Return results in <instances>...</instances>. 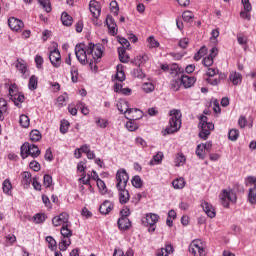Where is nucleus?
<instances>
[{
  "label": "nucleus",
  "mask_w": 256,
  "mask_h": 256,
  "mask_svg": "<svg viewBox=\"0 0 256 256\" xmlns=\"http://www.w3.org/2000/svg\"><path fill=\"white\" fill-rule=\"evenodd\" d=\"M43 185H44V187L49 189V187H51V185H53V177H51V175H49V174H45L44 178H43Z\"/></svg>",
  "instance_id": "51"
},
{
  "label": "nucleus",
  "mask_w": 256,
  "mask_h": 256,
  "mask_svg": "<svg viewBox=\"0 0 256 256\" xmlns=\"http://www.w3.org/2000/svg\"><path fill=\"white\" fill-rule=\"evenodd\" d=\"M172 187H174V189H183V187H185V179L176 178L172 181Z\"/></svg>",
  "instance_id": "44"
},
{
  "label": "nucleus",
  "mask_w": 256,
  "mask_h": 256,
  "mask_svg": "<svg viewBox=\"0 0 256 256\" xmlns=\"http://www.w3.org/2000/svg\"><path fill=\"white\" fill-rule=\"evenodd\" d=\"M207 48L206 46H202L197 53L194 54V61H201V59H203V57H205V54L207 53Z\"/></svg>",
  "instance_id": "38"
},
{
  "label": "nucleus",
  "mask_w": 256,
  "mask_h": 256,
  "mask_svg": "<svg viewBox=\"0 0 256 256\" xmlns=\"http://www.w3.org/2000/svg\"><path fill=\"white\" fill-rule=\"evenodd\" d=\"M195 17V14H193L192 11L186 10L182 14V19L183 21H186V23H189Z\"/></svg>",
  "instance_id": "53"
},
{
  "label": "nucleus",
  "mask_w": 256,
  "mask_h": 256,
  "mask_svg": "<svg viewBox=\"0 0 256 256\" xmlns=\"http://www.w3.org/2000/svg\"><path fill=\"white\" fill-rule=\"evenodd\" d=\"M19 124L24 129H27V127H29V125H31V122L29 120V116H27L25 114L20 115Z\"/></svg>",
  "instance_id": "41"
},
{
  "label": "nucleus",
  "mask_w": 256,
  "mask_h": 256,
  "mask_svg": "<svg viewBox=\"0 0 256 256\" xmlns=\"http://www.w3.org/2000/svg\"><path fill=\"white\" fill-rule=\"evenodd\" d=\"M61 21L65 27H71V25H73V17H71L67 12L62 13Z\"/></svg>",
  "instance_id": "32"
},
{
  "label": "nucleus",
  "mask_w": 256,
  "mask_h": 256,
  "mask_svg": "<svg viewBox=\"0 0 256 256\" xmlns=\"http://www.w3.org/2000/svg\"><path fill=\"white\" fill-rule=\"evenodd\" d=\"M29 167L30 169H32V171H35L36 173L41 171V164H39V162L35 160L30 162Z\"/></svg>",
  "instance_id": "59"
},
{
  "label": "nucleus",
  "mask_w": 256,
  "mask_h": 256,
  "mask_svg": "<svg viewBox=\"0 0 256 256\" xmlns=\"http://www.w3.org/2000/svg\"><path fill=\"white\" fill-rule=\"evenodd\" d=\"M115 207V205L109 201V200H105L99 207V212L101 213V215H109V213H111V211H113V208Z\"/></svg>",
  "instance_id": "25"
},
{
  "label": "nucleus",
  "mask_w": 256,
  "mask_h": 256,
  "mask_svg": "<svg viewBox=\"0 0 256 256\" xmlns=\"http://www.w3.org/2000/svg\"><path fill=\"white\" fill-rule=\"evenodd\" d=\"M153 161L154 163H156V165H159V163L163 161V152H158L156 153V155L153 156V160L150 162L151 165H153Z\"/></svg>",
  "instance_id": "58"
},
{
  "label": "nucleus",
  "mask_w": 256,
  "mask_h": 256,
  "mask_svg": "<svg viewBox=\"0 0 256 256\" xmlns=\"http://www.w3.org/2000/svg\"><path fill=\"white\" fill-rule=\"evenodd\" d=\"M41 139H42V136L39 130H32L30 132V141H32L33 143H37V141H41Z\"/></svg>",
  "instance_id": "43"
},
{
  "label": "nucleus",
  "mask_w": 256,
  "mask_h": 256,
  "mask_svg": "<svg viewBox=\"0 0 256 256\" xmlns=\"http://www.w3.org/2000/svg\"><path fill=\"white\" fill-rule=\"evenodd\" d=\"M180 79L184 89H191V87H193V85H195V83L197 82V78H195L194 76H187L181 73Z\"/></svg>",
  "instance_id": "21"
},
{
  "label": "nucleus",
  "mask_w": 256,
  "mask_h": 256,
  "mask_svg": "<svg viewBox=\"0 0 256 256\" xmlns=\"http://www.w3.org/2000/svg\"><path fill=\"white\" fill-rule=\"evenodd\" d=\"M79 183H82V185H87L90 189L91 186V174L82 173L80 175V178L78 179Z\"/></svg>",
  "instance_id": "34"
},
{
  "label": "nucleus",
  "mask_w": 256,
  "mask_h": 256,
  "mask_svg": "<svg viewBox=\"0 0 256 256\" xmlns=\"http://www.w3.org/2000/svg\"><path fill=\"white\" fill-rule=\"evenodd\" d=\"M169 115V127L162 131L164 137L167 135H173V133H177V131L181 129V117H183V114H181V110H170Z\"/></svg>",
  "instance_id": "2"
},
{
  "label": "nucleus",
  "mask_w": 256,
  "mask_h": 256,
  "mask_svg": "<svg viewBox=\"0 0 256 256\" xmlns=\"http://www.w3.org/2000/svg\"><path fill=\"white\" fill-rule=\"evenodd\" d=\"M15 67L17 71H19L23 77V79H27L29 77V69H27V63L23 59H17L15 62Z\"/></svg>",
  "instance_id": "17"
},
{
  "label": "nucleus",
  "mask_w": 256,
  "mask_h": 256,
  "mask_svg": "<svg viewBox=\"0 0 256 256\" xmlns=\"http://www.w3.org/2000/svg\"><path fill=\"white\" fill-rule=\"evenodd\" d=\"M117 107L118 111H120V113H122L123 115H127V117L131 115V113H137V111H139V109L137 108H129V103H127V101H122L118 103Z\"/></svg>",
  "instance_id": "20"
},
{
  "label": "nucleus",
  "mask_w": 256,
  "mask_h": 256,
  "mask_svg": "<svg viewBox=\"0 0 256 256\" xmlns=\"http://www.w3.org/2000/svg\"><path fill=\"white\" fill-rule=\"evenodd\" d=\"M237 41H238L239 45H247L248 38L245 34L238 33L237 34Z\"/></svg>",
  "instance_id": "56"
},
{
  "label": "nucleus",
  "mask_w": 256,
  "mask_h": 256,
  "mask_svg": "<svg viewBox=\"0 0 256 256\" xmlns=\"http://www.w3.org/2000/svg\"><path fill=\"white\" fill-rule=\"evenodd\" d=\"M196 155L200 159H205V150L202 148L200 144L196 148Z\"/></svg>",
  "instance_id": "62"
},
{
  "label": "nucleus",
  "mask_w": 256,
  "mask_h": 256,
  "mask_svg": "<svg viewBox=\"0 0 256 256\" xmlns=\"http://www.w3.org/2000/svg\"><path fill=\"white\" fill-rule=\"evenodd\" d=\"M96 185L101 195H105L107 193V185L105 184V181L100 179L98 182H96Z\"/></svg>",
  "instance_id": "49"
},
{
  "label": "nucleus",
  "mask_w": 256,
  "mask_h": 256,
  "mask_svg": "<svg viewBox=\"0 0 256 256\" xmlns=\"http://www.w3.org/2000/svg\"><path fill=\"white\" fill-rule=\"evenodd\" d=\"M218 53H219V50L217 49V47H212V49L210 50V54L205 58H203L202 65H204V67H211Z\"/></svg>",
  "instance_id": "19"
},
{
  "label": "nucleus",
  "mask_w": 256,
  "mask_h": 256,
  "mask_svg": "<svg viewBox=\"0 0 256 256\" xmlns=\"http://www.w3.org/2000/svg\"><path fill=\"white\" fill-rule=\"evenodd\" d=\"M131 75H133L137 79H145V72H143V69H141L140 67L134 69L131 72Z\"/></svg>",
  "instance_id": "46"
},
{
  "label": "nucleus",
  "mask_w": 256,
  "mask_h": 256,
  "mask_svg": "<svg viewBox=\"0 0 256 256\" xmlns=\"http://www.w3.org/2000/svg\"><path fill=\"white\" fill-rule=\"evenodd\" d=\"M142 89L145 93H152V91H155V85L151 82H145L142 85Z\"/></svg>",
  "instance_id": "52"
},
{
  "label": "nucleus",
  "mask_w": 256,
  "mask_h": 256,
  "mask_svg": "<svg viewBox=\"0 0 256 256\" xmlns=\"http://www.w3.org/2000/svg\"><path fill=\"white\" fill-rule=\"evenodd\" d=\"M76 107L77 109H80L82 115H89V108L85 105V103L78 101Z\"/></svg>",
  "instance_id": "48"
},
{
  "label": "nucleus",
  "mask_w": 256,
  "mask_h": 256,
  "mask_svg": "<svg viewBox=\"0 0 256 256\" xmlns=\"http://www.w3.org/2000/svg\"><path fill=\"white\" fill-rule=\"evenodd\" d=\"M175 248H173V245L171 243H166L163 248L158 249L156 256H169L174 253Z\"/></svg>",
  "instance_id": "26"
},
{
  "label": "nucleus",
  "mask_w": 256,
  "mask_h": 256,
  "mask_svg": "<svg viewBox=\"0 0 256 256\" xmlns=\"http://www.w3.org/2000/svg\"><path fill=\"white\" fill-rule=\"evenodd\" d=\"M176 167H183L185 163H187V156L183 154V152H179L175 157Z\"/></svg>",
  "instance_id": "30"
},
{
  "label": "nucleus",
  "mask_w": 256,
  "mask_h": 256,
  "mask_svg": "<svg viewBox=\"0 0 256 256\" xmlns=\"http://www.w3.org/2000/svg\"><path fill=\"white\" fill-rule=\"evenodd\" d=\"M228 139H230V141H237V139H239V130L237 129L230 130L228 133Z\"/></svg>",
  "instance_id": "54"
},
{
  "label": "nucleus",
  "mask_w": 256,
  "mask_h": 256,
  "mask_svg": "<svg viewBox=\"0 0 256 256\" xmlns=\"http://www.w3.org/2000/svg\"><path fill=\"white\" fill-rule=\"evenodd\" d=\"M8 26L12 31H15L16 33H21V31H23V27H25V24L22 20L11 17L8 19Z\"/></svg>",
  "instance_id": "14"
},
{
  "label": "nucleus",
  "mask_w": 256,
  "mask_h": 256,
  "mask_svg": "<svg viewBox=\"0 0 256 256\" xmlns=\"http://www.w3.org/2000/svg\"><path fill=\"white\" fill-rule=\"evenodd\" d=\"M199 127H200V132H199L200 139L207 140L209 139V135H211V132L213 131V129H215V124L211 122H207V116H201Z\"/></svg>",
  "instance_id": "6"
},
{
  "label": "nucleus",
  "mask_w": 256,
  "mask_h": 256,
  "mask_svg": "<svg viewBox=\"0 0 256 256\" xmlns=\"http://www.w3.org/2000/svg\"><path fill=\"white\" fill-rule=\"evenodd\" d=\"M248 185L252 186V188L249 189L248 194V200L251 205L256 204V178L253 176L248 177L247 179Z\"/></svg>",
  "instance_id": "12"
},
{
  "label": "nucleus",
  "mask_w": 256,
  "mask_h": 256,
  "mask_svg": "<svg viewBox=\"0 0 256 256\" xmlns=\"http://www.w3.org/2000/svg\"><path fill=\"white\" fill-rule=\"evenodd\" d=\"M147 41H148L150 49H155V48L159 47V42L157 40H155V37L150 36V37H148Z\"/></svg>",
  "instance_id": "57"
},
{
  "label": "nucleus",
  "mask_w": 256,
  "mask_h": 256,
  "mask_svg": "<svg viewBox=\"0 0 256 256\" xmlns=\"http://www.w3.org/2000/svg\"><path fill=\"white\" fill-rule=\"evenodd\" d=\"M120 231H127L131 227V220L127 217H120L117 221Z\"/></svg>",
  "instance_id": "27"
},
{
  "label": "nucleus",
  "mask_w": 256,
  "mask_h": 256,
  "mask_svg": "<svg viewBox=\"0 0 256 256\" xmlns=\"http://www.w3.org/2000/svg\"><path fill=\"white\" fill-rule=\"evenodd\" d=\"M35 223H44L45 222V214L38 213L34 216Z\"/></svg>",
  "instance_id": "64"
},
{
  "label": "nucleus",
  "mask_w": 256,
  "mask_h": 256,
  "mask_svg": "<svg viewBox=\"0 0 256 256\" xmlns=\"http://www.w3.org/2000/svg\"><path fill=\"white\" fill-rule=\"evenodd\" d=\"M96 125L100 127V129H105L109 125V120L98 117L96 118Z\"/></svg>",
  "instance_id": "47"
},
{
  "label": "nucleus",
  "mask_w": 256,
  "mask_h": 256,
  "mask_svg": "<svg viewBox=\"0 0 256 256\" xmlns=\"http://www.w3.org/2000/svg\"><path fill=\"white\" fill-rule=\"evenodd\" d=\"M106 25L108 27V31L112 37H115L117 35L118 30H117V24L115 23V19H113L112 16H107L106 18Z\"/></svg>",
  "instance_id": "24"
},
{
  "label": "nucleus",
  "mask_w": 256,
  "mask_h": 256,
  "mask_svg": "<svg viewBox=\"0 0 256 256\" xmlns=\"http://www.w3.org/2000/svg\"><path fill=\"white\" fill-rule=\"evenodd\" d=\"M89 10L92 13L94 19H99L101 16V5H99V2L95 0L90 1Z\"/></svg>",
  "instance_id": "22"
},
{
  "label": "nucleus",
  "mask_w": 256,
  "mask_h": 256,
  "mask_svg": "<svg viewBox=\"0 0 256 256\" xmlns=\"http://www.w3.org/2000/svg\"><path fill=\"white\" fill-rule=\"evenodd\" d=\"M131 183L136 189H141V187H143V179H141V176L139 175L134 176Z\"/></svg>",
  "instance_id": "40"
},
{
  "label": "nucleus",
  "mask_w": 256,
  "mask_h": 256,
  "mask_svg": "<svg viewBox=\"0 0 256 256\" xmlns=\"http://www.w3.org/2000/svg\"><path fill=\"white\" fill-rule=\"evenodd\" d=\"M35 63H36L37 69H43V63H44L43 56L36 55L35 56Z\"/></svg>",
  "instance_id": "60"
},
{
  "label": "nucleus",
  "mask_w": 256,
  "mask_h": 256,
  "mask_svg": "<svg viewBox=\"0 0 256 256\" xmlns=\"http://www.w3.org/2000/svg\"><path fill=\"white\" fill-rule=\"evenodd\" d=\"M225 201L226 202V209L229 207V204L235 205L237 203V193L233 189L226 190L225 191Z\"/></svg>",
  "instance_id": "23"
},
{
  "label": "nucleus",
  "mask_w": 256,
  "mask_h": 256,
  "mask_svg": "<svg viewBox=\"0 0 256 256\" xmlns=\"http://www.w3.org/2000/svg\"><path fill=\"white\" fill-rule=\"evenodd\" d=\"M52 224L54 225V227H63V225H70L71 222H69V213L62 212L60 215L53 217Z\"/></svg>",
  "instance_id": "11"
},
{
  "label": "nucleus",
  "mask_w": 256,
  "mask_h": 256,
  "mask_svg": "<svg viewBox=\"0 0 256 256\" xmlns=\"http://www.w3.org/2000/svg\"><path fill=\"white\" fill-rule=\"evenodd\" d=\"M115 79H117V81H120L121 83L125 81L126 76H125V72L123 71V65L117 66V73H116Z\"/></svg>",
  "instance_id": "39"
},
{
  "label": "nucleus",
  "mask_w": 256,
  "mask_h": 256,
  "mask_svg": "<svg viewBox=\"0 0 256 256\" xmlns=\"http://www.w3.org/2000/svg\"><path fill=\"white\" fill-rule=\"evenodd\" d=\"M149 61V56L147 54L138 55L134 58V65H137V67H141V65H145Z\"/></svg>",
  "instance_id": "31"
},
{
  "label": "nucleus",
  "mask_w": 256,
  "mask_h": 256,
  "mask_svg": "<svg viewBox=\"0 0 256 256\" xmlns=\"http://www.w3.org/2000/svg\"><path fill=\"white\" fill-rule=\"evenodd\" d=\"M201 207L204 213L207 215V217H209L210 219H214V217H216L217 212L215 211V207L213 206V204L207 201H202Z\"/></svg>",
  "instance_id": "18"
},
{
  "label": "nucleus",
  "mask_w": 256,
  "mask_h": 256,
  "mask_svg": "<svg viewBox=\"0 0 256 256\" xmlns=\"http://www.w3.org/2000/svg\"><path fill=\"white\" fill-rule=\"evenodd\" d=\"M129 183V174L125 169H119L116 173V188L119 191V202L121 205L129 203L130 195L129 190L126 189Z\"/></svg>",
  "instance_id": "1"
},
{
  "label": "nucleus",
  "mask_w": 256,
  "mask_h": 256,
  "mask_svg": "<svg viewBox=\"0 0 256 256\" xmlns=\"http://www.w3.org/2000/svg\"><path fill=\"white\" fill-rule=\"evenodd\" d=\"M61 242L59 243L60 251H67V247L71 245V237H73V230L71 224H64L61 229Z\"/></svg>",
  "instance_id": "4"
},
{
  "label": "nucleus",
  "mask_w": 256,
  "mask_h": 256,
  "mask_svg": "<svg viewBox=\"0 0 256 256\" xmlns=\"http://www.w3.org/2000/svg\"><path fill=\"white\" fill-rule=\"evenodd\" d=\"M32 181H33V178H32L31 172H23L21 183L25 189L29 188V185H31Z\"/></svg>",
  "instance_id": "28"
},
{
  "label": "nucleus",
  "mask_w": 256,
  "mask_h": 256,
  "mask_svg": "<svg viewBox=\"0 0 256 256\" xmlns=\"http://www.w3.org/2000/svg\"><path fill=\"white\" fill-rule=\"evenodd\" d=\"M46 241L48 243V249L51 251H55L57 249V241H55V238L53 236H47Z\"/></svg>",
  "instance_id": "45"
},
{
  "label": "nucleus",
  "mask_w": 256,
  "mask_h": 256,
  "mask_svg": "<svg viewBox=\"0 0 256 256\" xmlns=\"http://www.w3.org/2000/svg\"><path fill=\"white\" fill-rule=\"evenodd\" d=\"M118 55L121 63H129V55H127L125 48H118Z\"/></svg>",
  "instance_id": "37"
},
{
  "label": "nucleus",
  "mask_w": 256,
  "mask_h": 256,
  "mask_svg": "<svg viewBox=\"0 0 256 256\" xmlns=\"http://www.w3.org/2000/svg\"><path fill=\"white\" fill-rule=\"evenodd\" d=\"M212 107H213L214 113H221V106L219 105V100L213 99Z\"/></svg>",
  "instance_id": "63"
},
{
  "label": "nucleus",
  "mask_w": 256,
  "mask_h": 256,
  "mask_svg": "<svg viewBox=\"0 0 256 256\" xmlns=\"http://www.w3.org/2000/svg\"><path fill=\"white\" fill-rule=\"evenodd\" d=\"M159 219V215L155 213H147L144 217H142L141 223L144 225V227H149V233H155V225H157Z\"/></svg>",
  "instance_id": "8"
},
{
  "label": "nucleus",
  "mask_w": 256,
  "mask_h": 256,
  "mask_svg": "<svg viewBox=\"0 0 256 256\" xmlns=\"http://www.w3.org/2000/svg\"><path fill=\"white\" fill-rule=\"evenodd\" d=\"M110 9L111 12L114 13V15H117L119 13V4L117 3V1H112L110 3Z\"/></svg>",
  "instance_id": "61"
},
{
  "label": "nucleus",
  "mask_w": 256,
  "mask_h": 256,
  "mask_svg": "<svg viewBox=\"0 0 256 256\" xmlns=\"http://www.w3.org/2000/svg\"><path fill=\"white\" fill-rule=\"evenodd\" d=\"M70 73L72 83H77V81H79V69L77 68V66H72Z\"/></svg>",
  "instance_id": "42"
},
{
  "label": "nucleus",
  "mask_w": 256,
  "mask_h": 256,
  "mask_svg": "<svg viewBox=\"0 0 256 256\" xmlns=\"http://www.w3.org/2000/svg\"><path fill=\"white\" fill-rule=\"evenodd\" d=\"M217 37H219V29L212 30L210 38V43H212V45H217Z\"/></svg>",
  "instance_id": "55"
},
{
  "label": "nucleus",
  "mask_w": 256,
  "mask_h": 256,
  "mask_svg": "<svg viewBox=\"0 0 256 256\" xmlns=\"http://www.w3.org/2000/svg\"><path fill=\"white\" fill-rule=\"evenodd\" d=\"M142 115L140 114V117L135 118V116H127L125 115V119H128L129 121L126 122V129H128V131L133 132V131H137V129H139V123H137V121H139V119H141Z\"/></svg>",
  "instance_id": "15"
},
{
  "label": "nucleus",
  "mask_w": 256,
  "mask_h": 256,
  "mask_svg": "<svg viewBox=\"0 0 256 256\" xmlns=\"http://www.w3.org/2000/svg\"><path fill=\"white\" fill-rule=\"evenodd\" d=\"M103 53H105V46L101 43H88L87 46V55L90 58L89 65L93 67V63H101V58L103 57Z\"/></svg>",
  "instance_id": "3"
},
{
  "label": "nucleus",
  "mask_w": 256,
  "mask_h": 256,
  "mask_svg": "<svg viewBox=\"0 0 256 256\" xmlns=\"http://www.w3.org/2000/svg\"><path fill=\"white\" fill-rule=\"evenodd\" d=\"M68 99L69 97L67 96V93H64L56 98L55 105L61 108L66 105Z\"/></svg>",
  "instance_id": "36"
},
{
  "label": "nucleus",
  "mask_w": 256,
  "mask_h": 256,
  "mask_svg": "<svg viewBox=\"0 0 256 256\" xmlns=\"http://www.w3.org/2000/svg\"><path fill=\"white\" fill-rule=\"evenodd\" d=\"M38 85H39V78L35 75H32L29 78L28 89H30V91H35V89H37Z\"/></svg>",
  "instance_id": "35"
},
{
  "label": "nucleus",
  "mask_w": 256,
  "mask_h": 256,
  "mask_svg": "<svg viewBox=\"0 0 256 256\" xmlns=\"http://www.w3.org/2000/svg\"><path fill=\"white\" fill-rule=\"evenodd\" d=\"M9 95L11 101H13L14 105L21 109L22 104L25 103V95L23 93L19 92V89L17 88V84H11L9 87Z\"/></svg>",
  "instance_id": "7"
},
{
  "label": "nucleus",
  "mask_w": 256,
  "mask_h": 256,
  "mask_svg": "<svg viewBox=\"0 0 256 256\" xmlns=\"http://www.w3.org/2000/svg\"><path fill=\"white\" fill-rule=\"evenodd\" d=\"M21 158L22 159H27V157H32V159H37L39 155H41V150L39 149V146L35 144H31L29 142H25L21 146Z\"/></svg>",
  "instance_id": "5"
},
{
  "label": "nucleus",
  "mask_w": 256,
  "mask_h": 256,
  "mask_svg": "<svg viewBox=\"0 0 256 256\" xmlns=\"http://www.w3.org/2000/svg\"><path fill=\"white\" fill-rule=\"evenodd\" d=\"M189 252L193 256H206L205 244L200 239L193 240L189 245Z\"/></svg>",
  "instance_id": "10"
},
{
  "label": "nucleus",
  "mask_w": 256,
  "mask_h": 256,
  "mask_svg": "<svg viewBox=\"0 0 256 256\" xmlns=\"http://www.w3.org/2000/svg\"><path fill=\"white\" fill-rule=\"evenodd\" d=\"M229 80L232 82V85H240L243 81V76L238 72H232L229 76Z\"/></svg>",
  "instance_id": "29"
},
{
  "label": "nucleus",
  "mask_w": 256,
  "mask_h": 256,
  "mask_svg": "<svg viewBox=\"0 0 256 256\" xmlns=\"http://www.w3.org/2000/svg\"><path fill=\"white\" fill-rule=\"evenodd\" d=\"M170 75H172V77H174L171 82V89L174 91H179V89H181V73H179V71H177V69H172L170 71Z\"/></svg>",
  "instance_id": "13"
},
{
  "label": "nucleus",
  "mask_w": 256,
  "mask_h": 256,
  "mask_svg": "<svg viewBox=\"0 0 256 256\" xmlns=\"http://www.w3.org/2000/svg\"><path fill=\"white\" fill-rule=\"evenodd\" d=\"M75 55L81 65H87V63L91 62V58L87 54V47L85 48L83 43L75 46Z\"/></svg>",
  "instance_id": "9"
},
{
  "label": "nucleus",
  "mask_w": 256,
  "mask_h": 256,
  "mask_svg": "<svg viewBox=\"0 0 256 256\" xmlns=\"http://www.w3.org/2000/svg\"><path fill=\"white\" fill-rule=\"evenodd\" d=\"M70 125L71 124H69V121L62 120L61 124H60V133H62V135H65V133H67L69 131Z\"/></svg>",
  "instance_id": "50"
},
{
  "label": "nucleus",
  "mask_w": 256,
  "mask_h": 256,
  "mask_svg": "<svg viewBox=\"0 0 256 256\" xmlns=\"http://www.w3.org/2000/svg\"><path fill=\"white\" fill-rule=\"evenodd\" d=\"M49 61L56 69H59V67H61V52H59L57 49L51 51Z\"/></svg>",
  "instance_id": "16"
},
{
  "label": "nucleus",
  "mask_w": 256,
  "mask_h": 256,
  "mask_svg": "<svg viewBox=\"0 0 256 256\" xmlns=\"http://www.w3.org/2000/svg\"><path fill=\"white\" fill-rule=\"evenodd\" d=\"M2 190L3 193H5L6 195H11V193L13 192V184H11V180L6 179L3 181Z\"/></svg>",
  "instance_id": "33"
}]
</instances>
